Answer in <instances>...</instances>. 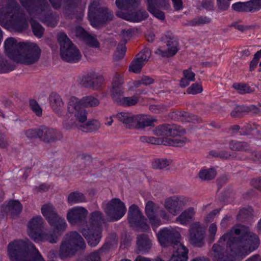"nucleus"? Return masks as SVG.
<instances>
[{"label":"nucleus","mask_w":261,"mask_h":261,"mask_svg":"<svg viewBox=\"0 0 261 261\" xmlns=\"http://www.w3.org/2000/svg\"><path fill=\"white\" fill-rule=\"evenodd\" d=\"M232 8L236 11L248 12L247 2L236 3L232 5Z\"/></svg>","instance_id":"774afa93"},{"label":"nucleus","mask_w":261,"mask_h":261,"mask_svg":"<svg viewBox=\"0 0 261 261\" xmlns=\"http://www.w3.org/2000/svg\"><path fill=\"white\" fill-rule=\"evenodd\" d=\"M85 43L92 47L98 48L99 47V43L97 39L88 34L83 40Z\"/></svg>","instance_id":"680f3d73"},{"label":"nucleus","mask_w":261,"mask_h":261,"mask_svg":"<svg viewBox=\"0 0 261 261\" xmlns=\"http://www.w3.org/2000/svg\"><path fill=\"white\" fill-rule=\"evenodd\" d=\"M67 3L66 8L73 13L76 12L77 16L81 17L85 8V4H82L81 0H67Z\"/></svg>","instance_id":"473e14b6"},{"label":"nucleus","mask_w":261,"mask_h":261,"mask_svg":"<svg viewBox=\"0 0 261 261\" xmlns=\"http://www.w3.org/2000/svg\"><path fill=\"white\" fill-rule=\"evenodd\" d=\"M232 87L240 94L250 93L253 92L250 87L244 83H234Z\"/></svg>","instance_id":"de8ad7c7"},{"label":"nucleus","mask_w":261,"mask_h":261,"mask_svg":"<svg viewBox=\"0 0 261 261\" xmlns=\"http://www.w3.org/2000/svg\"><path fill=\"white\" fill-rule=\"evenodd\" d=\"M20 1L22 6L30 15L40 19H43L45 12L50 9L47 0H20Z\"/></svg>","instance_id":"0eeeda50"},{"label":"nucleus","mask_w":261,"mask_h":261,"mask_svg":"<svg viewBox=\"0 0 261 261\" xmlns=\"http://www.w3.org/2000/svg\"><path fill=\"white\" fill-rule=\"evenodd\" d=\"M42 132L41 129H28L25 133V135L26 136L30 139L36 138L38 137L41 139V135Z\"/></svg>","instance_id":"338daca9"},{"label":"nucleus","mask_w":261,"mask_h":261,"mask_svg":"<svg viewBox=\"0 0 261 261\" xmlns=\"http://www.w3.org/2000/svg\"><path fill=\"white\" fill-rule=\"evenodd\" d=\"M253 210L251 207L242 208L237 215V220L240 222H244L246 220L253 217Z\"/></svg>","instance_id":"ea45409f"},{"label":"nucleus","mask_w":261,"mask_h":261,"mask_svg":"<svg viewBox=\"0 0 261 261\" xmlns=\"http://www.w3.org/2000/svg\"><path fill=\"white\" fill-rule=\"evenodd\" d=\"M204 231L199 222L193 223L189 230V241L196 247H201L204 244Z\"/></svg>","instance_id":"ddd939ff"},{"label":"nucleus","mask_w":261,"mask_h":261,"mask_svg":"<svg viewBox=\"0 0 261 261\" xmlns=\"http://www.w3.org/2000/svg\"><path fill=\"white\" fill-rule=\"evenodd\" d=\"M186 130L181 126L173 124L169 125V136H177L185 134Z\"/></svg>","instance_id":"864d4df0"},{"label":"nucleus","mask_w":261,"mask_h":261,"mask_svg":"<svg viewBox=\"0 0 261 261\" xmlns=\"http://www.w3.org/2000/svg\"><path fill=\"white\" fill-rule=\"evenodd\" d=\"M9 23L16 31L28 28L25 15L14 0H0V24Z\"/></svg>","instance_id":"f03ea898"},{"label":"nucleus","mask_w":261,"mask_h":261,"mask_svg":"<svg viewBox=\"0 0 261 261\" xmlns=\"http://www.w3.org/2000/svg\"><path fill=\"white\" fill-rule=\"evenodd\" d=\"M139 0H116V5L120 9H127L136 5Z\"/></svg>","instance_id":"603ef678"},{"label":"nucleus","mask_w":261,"mask_h":261,"mask_svg":"<svg viewBox=\"0 0 261 261\" xmlns=\"http://www.w3.org/2000/svg\"><path fill=\"white\" fill-rule=\"evenodd\" d=\"M78 102H80V105L87 107H96L99 104V100L92 96L84 97L81 100H78Z\"/></svg>","instance_id":"c03bdc74"},{"label":"nucleus","mask_w":261,"mask_h":261,"mask_svg":"<svg viewBox=\"0 0 261 261\" xmlns=\"http://www.w3.org/2000/svg\"><path fill=\"white\" fill-rule=\"evenodd\" d=\"M40 49L36 44L26 42L15 61L28 65L35 64L40 58Z\"/></svg>","instance_id":"423d86ee"},{"label":"nucleus","mask_w":261,"mask_h":261,"mask_svg":"<svg viewBox=\"0 0 261 261\" xmlns=\"http://www.w3.org/2000/svg\"><path fill=\"white\" fill-rule=\"evenodd\" d=\"M216 171L213 168L201 170L199 173V177L202 180H209L213 179L216 176Z\"/></svg>","instance_id":"37998d69"},{"label":"nucleus","mask_w":261,"mask_h":261,"mask_svg":"<svg viewBox=\"0 0 261 261\" xmlns=\"http://www.w3.org/2000/svg\"><path fill=\"white\" fill-rule=\"evenodd\" d=\"M117 15L126 20L132 22H139L145 19L148 16L147 12L144 10L128 13L118 11L117 13Z\"/></svg>","instance_id":"412c9836"},{"label":"nucleus","mask_w":261,"mask_h":261,"mask_svg":"<svg viewBox=\"0 0 261 261\" xmlns=\"http://www.w3.org/2000/svg\"><path fill=\"white\" fill-rule=\"evenodd\" d=\"M176 115L178 119L182 122L199 123L202 121L201 119L198 116L185 111H178Z\"/></svg>","instance_id":"f704fd0d"},{"label":"nucleus","mask_w":261,"mask_h":261,"mask_svg":"<svg viewBox=\"0 0 261 261\" xmlns=\"http://www.w3.org/2000/svg\"><path fill=\"white\" fill-rule=\"evenodd\" d=\"M132 33V30H127V31L122 30L121 34L123 40L121 41L117 47V51L115 53V58L117 60L122 59L125 56L126 47H125V44L127 41V39L129 38Z\"/></svg>","instance_id":"393cba45"},{"label":"nucleus","mask_w":261,"mask_h":261,"mask_svg":"<svg viewBox=\"0 0 261 261\" xmlns=\"http://www.w3.org/2000/svg\"><path fill=\"white\" fill-rule=\"evenodd\" d=\"M57 234L58 233L55 231L48 233L41 232L38 236L35 238L34 241L36 243L48 241L51 244H55L59 241L58 237Z\"/></svg>","instance_id":"72a5a7b5"},{"label":"nucleus","mask_w":261,"mask_h":261,"mask_svg":"<svg viewBox=\"0 0 261 261\" xmlns=\"http://www.w3.org/2000/svg\"><path fill=\"white\" fill-rule=\"evenodd\" d=\"M158 238L162 246L164 247L175 246L181 244L180 243V233L172 228H164L160 230Z\"/></svg>","instance_id":"6e6552de"},{"label":"nucleus","mask_w":261,"mask_h":261,"mask_svg":"<svg viewBox=\"0 0 261 261\" xmlns=\"http://www.w3.org/2000/svg\"><path fill=\"white\" fill-rule=\"evenodd\" d=\"M139 100L138 96H133L132 97H124L122 99L120 105L125 107H130L136 105Z\"/></svg>","instance_id":"5fc2aeb1"},{"label":"nucleus","mask_w":261,"mask_h":261,"mask_svg":"<svg viewBox=\"0 0 261 261\" xmlns=\"http://www.w3.org/2000/svg\"><path fill=\"white\" fill-rule=\"evenodd\" d=\"M30 23L34 34L38 38L42 36L44 33L43 28L36 21L31 19Z\"/></svg>","instance_id":"09e8293b"},{"label":"nucleus","mask_w":261,"mask_h":261,"mask_svg":"<svg viewBox=\"0 0 261 261\" xmlns=\"http://www.w3.org/2000/svg\"><path fill=\"white\" fill-rule=\"evenodd\" d=\"M22 205L17 200L10 201L5 208L6 212L10 213L13 218L16 217L21 212Z\"/></svg>","instance_id":"c9c22d12"},{"label":"nucleus","mask_w":261,"mask_h":261,"mask_svg":"<svg viewBox=\"0 0 261 261\" xmlns=\"http://www.w3.org/2000/svg\"><path fill=\"white\" fill-rule=\"evenodd\" d=\"M175 251L169 261H187L188 250L183 245L179 244L174 248Z\"/></svg>","instance_id":"2f4dec72"},{"label":"nucleus","mask_w":261,"mask_h":261,"mask_svg":"<svg viewBox=\"0 0 261 261\" xmlns=\"http://www.w3.org/2000/svg\"><path fill=\"white\" fill-rule=\"evenodd\" d=\"M25 43L24 42L18 43L14 38H9L5 41V52L10 58L16 61Z\"/></svg>","instance_id":"4468645a"},{"label":"nucleus","mask_w":261,"mask_h":261,"mask_svg":"<svg viewBox=\"0 0 261 261\" xmlns=\"http://www.w3.org/2000/svg\"><path fill=\"white\" fill-rule=\"evenodd\" d=\"M63 239L77 250L79 249H83L86 247V243L84 239L76 231H71L66 233Z\"/></svg>","instance_id":"5701e85b"},{"label":"nucleus","mask_w":261,"mask_h":261,"mask_svg":"<svg viewBox=\"0 0 261 261\" xmlns=\"http://www.w3.org/2000/svg\"><path fill=\"white\" fill-rule=\"evenodd\" d=\"M150 56V49L148 48H145L137 55L136 58L144 64H145L148 61Z\"/></svg>","instance_id":"13d9d810"},{"label":"nucleus","mask_w":261,"mask_h":261,"mask_svg":"<svg viewBox=\"0 0 261 261\" xmlns=\"http://www.w3.org/2000/svg\"><path fill=\"white\" fill-rule=\"evenodd\" d=\"M261 58V49L257 51L254 55V57L250 62L249 66V70L250 71H253L256 67L259 60Z\"/></svg>","instance_id":"69168bd1"},{"label":"nucleus","mask_w":261,"mask_h":261,"mask_svg":"<svg viewBox=\"0 0 261 261\" xmlns=\"http://www.w3.org/2000/svg\"><path fill=\"white\" fill-rule=\"evenodd\" d=\"M159 206L151 200L148 201L145 206V213L153 227H157L162 222L158 216Z\"/></svg>","instance_id":"dca6fc26"},{"label":"nucleus","mask_w":261,"mask_h":261,"mask_svg":"<svg viewBox=\"0 0 261 261\" xmlns=\"http://www.w3.org/2000/svg\"><path fill=\"white\" fill-rule=\"evenodd\" d=\"M15 66L6 56L0 55V73H5L14 70Z\"/></svg>","instance_id":"4c0bfd02"},{"label":"nucleus","mask_w":261,"mask_h":261,"mask_svg":"<svg viewBox=\"0 0 261 261\" xmlns=\"http://www.w3.org/2000/svg\"><path fill=\"white\" fill-rule=\"evenodd\" d=\"M117 118L129 129L144 128L152 125L153 120L144 115H133L130 113L121 112L117 114Z\"/></svg>","instance_id":"39448f33"},{"label":"nucleus","mask_w":261,"mask_h":261,"mask_svg":"<svg viewBox=\"0 0 261 261\" xmlns=\"http://www.w3.org/2000/svg\"><path fill=\"white\" fill-rule=\"evenodd\" d=\"M41 213L47 221L59 215L55 207L50 203L44 204L42 206Z\"/></svg>","instance_id":"e433bc0d"},{"label":"nucleus","mask_w":261,"mask_h":261,"mask_svg":"<svg viewBox=\"0 0 261 261\" xmlns=\"http://www.w3.org/2000/svg\"><path fill=\"white\" fill-rule=\"evenodd\" d=\"M68 202L71 204L85 201V196L80 192H73L69 194L67 199Z\"/></svg>","instance_id":"a19ab883"},{"label":"nucleus","mask_w":261,"mask_h":261,"mask_svg":"<svg viewBox=\"0 0 261 261\" xmlns=\"http://www.w3.org/2000/svg\"><path fill=\"white\" fill-rule=\"evenodd\" d=\"M49 99L54 111L61 115L64 110V102L61 96L57 93L53 92L50 94Z\"/></svg>","instance_id":"bb28decb"},{"label":"nucleus","mask_w":261,"mask_h":261,"mask_svg":"<svg viewBox=\"0 0 261 261\" xmlns=\"http://www.w3.org/2000/svg\"><path fill=\"white\" fill-rule=\"evenodd\" d=\"M48 222L54 228V231L59 235L65 231L67 227L65 219L59 215L49 220Z\"/></svg>","instance_id":"c756f323"},{"label":"nucleus","mask_w":261,"mask_h":261,"mask_svg":"<svg viewBox=\"0 0 261 261\" xmlns=\"http://www.w3.org/2000/svg\"><path fill=\"white\" fill-rule=\"evenodd\" d=\"M247 3L248 12H254L261 9V0H250Z\"/></svg>","instance_id":"4d7b16f0"},{"label":"nucleus","mask_w":261,"mask_h":261,"mask_svg":"<svg viewBox=\"0 0 261 261\" xmlns=\"http://www.w3.org/2000/svg\"><path fill=\"white\" fill-rule=\"evenodd\" d=\"M105 220L102 212L96 211L91 213L89 219L90 227L92 229L100 228L102 230L101 225L105 222Z\"/></svg>","instance_id":"7c9ffc66"},{"label":"nucleus","mask_w":261,"mask_h":261,"mask_svg":"<svg viewBox=\"0 0 261 261\" xmlns=\"http://www.w3.org/2000/svg\"><path fill=\"white\" fill-rule=\"evenodd\" d=\"M96 81L95 75L93 74H87L83 76L81 80V84L87 88H91L94 85V83Z\"/></svg>","instance_id":"49530a36"},{"label":"nucleus","mask_w":261,"mask_h":261,"mask_svg":"<svg viewBox=\"0 0 261 261\" xmlns=\"http://www.w3.org/2000/svg\"><path fill=\"white\" fill-rule=\"evenodd\" d=\"M101 229L100 228L92 229L90 227L88 229H83L82 233L87 240L88 244L91 247H95L100 242L101 237Z\"/></svg>","instance_id":"aec40b11"},{"label":"nucleus","mask_w":261,"mask_h":261,"mask_svg":"<svg viewBox=\"0 0 261 261\" xmlns=\"http://www.w3.org/2000/svg\"><path fill=\"white\" fill-rule=\"evenodd\" d=\"M124 203L118 198H113L107 204L105 212L111 221H117L125 214Z\"/></svg>","instance_id":"1a4fd4ad"},{"label":"nucleus","mask_w":261,"mask_h":261,"mask_svg":"<svg viewBox=\"0 0 261 261\" xmlns=\"http://www.w3.org/2000/svg\"><path fill=\"white\" fill-rule=\"evenodd\" d=\"M245 113H247L246 106H238L231 112L230 115L234 118H239L242 117Z\"/></svg>","instance_id":"052dcab7"},{"label":"nucleus","mask_w":261,"mask_h":261,"mask_svg":"<svg viewBox=\"0 0 261 261\" xmlns=\"http://www.w3.org/2000/svg\"><path fill=\"white\" fill-rule=\"evenodd\" d=\"M186 138H166L164 139V145H172L176 147L183 146L188 142Z\"/></svg>","instance_id":"79ce46f5"},{"label":"nucleus","mask_w":261,"mask_h":261,"mask_svg":"<svg viewBox=\"0 0 261 261\" xmlns=\"http://www.w3.org/2000/svg\"><path fill=\"white\" fill-rule=\"evenodd\" d=\"M77 250L74 247L63 239L60 245L59 255L62 259L71 257L75 255Z\"/></svg>","instance_id":"a878e982"},{"label":"nucleus","mask_w":261,"mask_h":261,"mask_svg":"<svg viewBox=\"0 0 261 261\" xmlns=\"http://www.w3.org/2000/svg\"><path fill=\"white\" fill-rule=\"evenodd\" d=\"M148 11L156 18L164 19V13L160 9L166 6L165 0H146Z\"/></svg>","instance_id":"6ab92c4d"},{"label":"nucleus","mask_w":261,"mask_h":261,"mask_svg":"<svg viewBox=\"0 0 261 261\" xmlns=\"http://www.w3.org/2000/svg\"><path fill=\"white\" fill-rule=\"evenodd\" d=\"M68 110L71 116H73L76 122L82 123L87 120V112L80 105V102H78L76 98L72 97L70 99Z\"/></svg>","instance_id":"9b49d317"},{"label":"nucleus","mask_w":261,"mask_h":261,"mask_svg":"<svg viewBox=\"0 0 261 261\" xmlns=\"http://www.w3.org/2000/svg\"><path fill=\"white\" fill-rule=\"evenodd\" d=\"M229 147L234 151H247L250 149V145L247 142L232 140L229 143Z\"/></svg>","instance_id":"58836bf2"},{"label":"nucleus","mask_w":261,"mask_h":261,"mask_svg":"<svg viewBox=\"0 0 261 261\" xmlns=\"http://www.w3.org/2000/svg\"><path fill=\"white\" fill-rule=\"evenodd\" d=\"M44 221L40 216L33 217L29 222L28 227V233L29 237L33 240L42 232L44 228Z\"/></svg>","instance_id":"f3484780"},{"label":"nucleus","mask_w":261,"mask_h":261,"mask_svg":"<svg viewBox=\"0 0 261 261\" xmlns=\"http://www.w3.org/2000/svg\"><path fill=\"white\" fill-rule=\"evenodd\" d=\"M124 92L121 88H112L111 96L114 101L120 105L121 102Z\"/></svg>","instance_id":"a18cd8bd"},{"label":"nucleus","mask_w":261,"mask_h":261,"mask_svg":"<svg viewBox=\"0 0 261 261\" xmlns=\"http://www.w3.org/2000/svg\"><path fill=\"white\" fill-rule=\"evenodd\" d=\"M128 220L132 226L141 228L143 230H146L149 228V226L146 223L145 217L136 205L133 204L129 207Z\"/></svg>","instance_id":"9d476101"},{"label":"nucleus","mask_w":261,"mask_h":261,"mask_svg":"<svg viewBox=\"0 0 261 261\" xmlns=\"http://www.w3.org/2000/svg\"><path fill=\"white\" fill-rule=\"evenodd\" d=\"M42 134L41 139L45 142H53L61 139L62 134L56 129L46 128L42 129Z\"/></svg>","instance_id":"cd10ccee"},{"label":"nucleus","mask_w":261,"mask_h":261,"mask_svg":"<svg viewBox=\"0 0 261 261\" xmlns=\"http://www.w3.org/2000/svg\"><path fill=\"white\" fill-rule=\"evenodd\" d=\"M58 40L60 46L62 59L67 62H76L82 57L79 50L72 43L67 36L60 33L58 35Z\"/></svg>","instance_id":"20e7f679"},{"label":"nucleus","mask_w":261,"mask_h":261,"mask_svg":"<svg viewBox=\"0 0 261 261\" xmlns=\"http://www.w3.org/2000/svg\"><path fill=\"white\" fill-rule=\"evenodd\" d=\"M140 139L142 142L156 145L163 144L164 142L163 138H155L152 137L142 136Z\"/></svg>","instance_id":"bf43d9fd"},{"label":"nucleus","mask_w":261,"mask_h":261,"mask_svg":"<svg viewBox=\"0 0 261 261\" xmlns=\"http://www.w3.org/2000/svg\"><path fill=\"white\" fill-rule=\"evenodd\" d=\"M195 211L194 207H190L184 211L175 219V222L186 225L194 219Z\"/></svg>","instance_id":"c85d7f7f"},{"label":"nucleus","mask_w":261,"mask_h":261,"mask_svg":"<svg viewBox=\"0 0 261 261\" xmlns=\"http://www.w3.org/2000/svg\"><path fill=\"white\" fill-rule=\"evenodd\" d=\"M183 205L184 203L180 198L175 197L167 199L164 204L165 207L173 216L177 214Z\"/></svg>","instance_id":"b1692460"},{"label":"nucleus","mask_w":261,"mask_h":261,"mask_svg":"<svg viewBox=\"0 0 261 261\" xmlns=\"http://www.w3.org/2000/svg\"><path fill=\"white\" fill-rule=\"evenodd\" d=\"M163 40L166 43L167 48L163 50L160 47L155 51V53L163 57H170L174 56L178 50L177 41L173 37L167 36L163 37Z\"/></svg>","instance_id":"2eb2a0df"},{"label":"nucleus","mask_w":261,"mask_h":261,"mask_svg":"<svg viewBox=\"0 0 261 261\" xmlns=\"http://www.w3.org/2000/svg\"><path fill=\"white\" fill-rule=\"evenodd\" d=\"M259 244L258 237L245 225H239L223 234L218 243L212 248L214 261H236L257 249Z\"/></svg>","instance_id":"f257e3e1"},{"label":"nucleus","mask_w":261,"mask_h":261,"mask_svg":"<svg viewBox=\"0 0 261 261\" xmlns=\"http://www.w3.org/2000/svg\"><path fill=\"white\" fill-rule=\"evenodd\" d=\"M152 247V242L148 235L141 234L138 235L136 241V253H146L148 252Z\"/></svg>","instance_id":"4be33fe9"},{"label":"nucleus","mask_w":261,"mask_h":261,"mask_svg":"<svg viewBox=\"0 0 261 261\" xmlns=\"http://www.w3.org/2000/svg\"><path fill=\"white\" fill-rule=\"evenodd\" d=\"M71 117V118L69 117L63 123L64 127L67 130L70 129L74 126H76L82 131L87 133L97 130L100 126L99 122L96 120H89L85 124L78 125L73 117Z\"/></svg>","instance_id":"f8f14e48"},{"label":"nucleus","mask_w":261,"mask_h":261,"mask_svg":"<svg viewBox=\"0 0 261 261\" xmlns=\"http://www.w3.org/2000/svg\"><path fill=\"white\" fill-rule=\"evenodd\" d=\"M88 211L84 207H77L69 211L67 215L68 221L72 224H75L85 221Z\"/></svg>","instance_id":"a211bd4d"},{"label":"nucleus","mask_w":261,"mask_h":261,"mask_svg":"<svg viewBox=\"0 0 261 261\" xmlns=\"http://www.w3.org/2000/svg\"><path fill=\"white\" fill-rule=\"evenodd\" d=\"M144 64H145L136 58L132 61L129 67V71L136 73H139L141 72L142 68Z\"/></svg>","instance_id":"3c124183"},{"label":"nucleus","mask_w":261,"mask_h":261,"mask_svg":"<svg viewBox=\"0 0 261 261\" xmlns=\"http://www.w3.org/2000/svg\"><path fill=\"white\" fill-rule=\"evenodd\" d=\"M170 163V161L167 159H158L152 162V166L154 169H162L168 166Z\"/></svg>","instance_id":"8fccbe9b"},{"label":"nucleus","mask_w":261,"mask_h":261,"mask_svg":"<svg viewBox=\"0 0 261 261\" xmlns=\"http://www.w3.org/2000/svg\"><path fill=\"white\" fill-rule=\"evenodd\" d=\"M169 125L167 124L159 126L154 130V134L157 136H169Z\"/></svg>","instance_id":"6e6d98bb"},{"label":"nucleus","mask_w":261,"mask_h":261,"mask_svg":"<svg viewBox=\"0 0 261 261\" xmlns=\"http://www.w3.org/2000/svg\"><path fill=\"white\" fill-rule=\"evenodd\" d=\"M203 91L201 84L198 83L193 84L187 89V92L189 94H197L200 93Z\"/></svg>","instance_id":"0e129e2a"},{"label":"nucleus","mask_w":261,"mask_h":261,"mask_svg":"<svg viewBox=\"0 0 261 261\" xmlns=\"http://www.w3.org/2000/svg\"><path fill=\"white\" fill-rule=\"evenodd\" d=\"M114 17L113 12L106 7H100L97 0L93 1L89 6L88 18L94 27L99 28Z\"/></svg>","instance_id":"7ed1b4c3"},{"label":"nucleus","mask_w":261,"mask_h":261,"mask_svg":"<svg viewBox=\"0 0 261 261\" xmlns=\"http://www.w3.org/2000/svg\"><path fill=\"white\" fill-rule=\"evenodd\" d=\"M123 84V79L122 74L116 72L113 79L112 88H121Z\"/></svg>","instance_id":"e2e57ef3"}]
</instances>
